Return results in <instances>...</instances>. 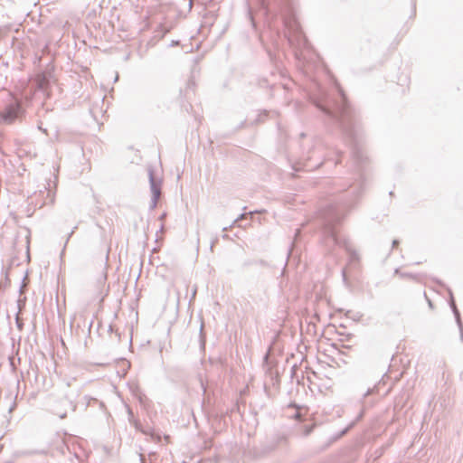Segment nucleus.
Segmentation results:
<instances>
[{
  "instance_id": "nucleus-1",
  "label": "nucleus",
  "mask_w": 463,
  "mask_h": 463,
  "mask_svg": "<svg viewBox=\"0 0 463 463\" xmlns=\"http://www.w3.org/2000/svg\"><path fill=\"white\" fill-rule=\"evenodd\" d=\"M14 117H15V111H14H14H12V112H11V111H9L7 115H5V116H4V118H5V119H12V118H14Z\"/></svg>"
}]
</instances>
